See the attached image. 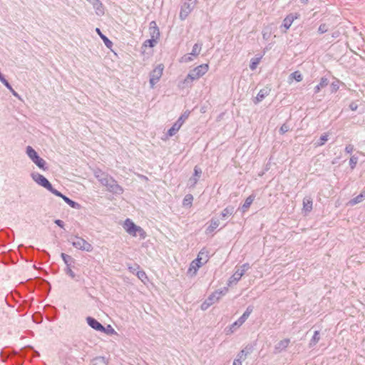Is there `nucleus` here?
<instances>
[{"mask_svg":"<svg viewBox=\"0 0 365 365\" xmlns=\"http://www.w3.org/2000/svg\"><path fill=\"white\" fill-rule=\"evenodd\" d=\"M209 70V66L207 63L201 64L191 70L186 78L180 84V87L185 88L191 87L194 81H196L203 76Z\"/></svg>","mask_w":365,"mask_h":365,"instance_id":"1","label":"nucleus"},{"mask_svg":"<svg viewBox=\"0 0 365 365\" xmlns=\"http://www.w3.org/2000/svg\"><path fill=\"white\" fill-rule=\"evenodd\" d=\"M207 261V255L204 251V250H202L197 258L192 261V262L190 264V267L187 270V274L190 276H195L197 274V270L200 267H202V264L206 263Z\"/></svg>","mask_w":365,"mask_h":365,"instance_id":"2","label":"nucleus"},{"mask_svg":"<svg viewBox=\"0 0 365 365\" xmlns=\"http://www.w3.org/2000/svg\"><path fill=\"white\" fill-rule=\"evenodd\" d=\"M26 154L29 158L31 160V161L40 169L43 170H47L48 166L47 163L42 158H41L36 151L31 147H26Z\"/></svg>","mask_w":365,"mask_h":365,"instance_id":"3","label":"nucleus"},{"mask_svg":"<svg viewBox=\"0 0 365 365\" xmlns=\"http://www.w3.org/2000/svg\"><path fill=\"white\" fill-rule=\"evenodd\" d=\"M31 176L34 182H36L38 185L42 186L46 188L48 191H50L53 195H59V191L54 189L52 187L51 182L41 174L38 173H32Z\"/></svg>","mask_w":365,"mask_h":365,"instance_id":"4","label":"nucleus"},{"mask_svg":"<svg viewBox=\"0 0 365 365\" xmlns=\"http://www.w3.org/2000/svg\"><path fill=\"white\" fill-rule=\"evenodd\" d=\"M68 241L72 244V245L75 248L82 251H86L90 252L93 249L91 244L88 242L83 238L78 236H74L73 237H71V239Z\"/></svg>","mask_w":365,"mask_h":365,"instance_id":"5","label":"nucleus"},{"mask_svg":"<svg viewBox=\"0 0 365 365\" xmlns=\"http://www.w3.org/2000/svg\"><path fill=\"white\" fill-rule=\"evenodd\" d=\"M251 313L250 307H248L244 314L237 321L232 324L230 327L225 328V331L227 335L234 333L249 317Z\"/></svg>","mask_w":365,"mask_h":365,"instance_id":"6","label":"nucleus"},{"mask_svg":"<svg viewBox=\"0 0 365 365\" xmlns=\"http://www.w3.org/2000/svg\"><path fill=\"white\" fill-rule=\"evenodd\" d=\"M197 0H185L181 6L180 19L185 20L195 7Z\"/></svg>","mask_w":365,"mask_h":365,"instance_id":"7","label":"nucleus"},{"mask_svg":"<svg viewBox=\"0 0 365 365\" xmlns=\"http://www.w3.org/2000/svg\"><path fill=\"white\" fill-rule=\"evenodd\" d=\"M163 66L160 64L151 71L150 74V84L151 88H153L155 85L160 79L163 75Z\"/></svg>","mask_w":365,"mask_h":365,"instance_id":"8","label":"nucleus"},{"mask_svg":"<svg viewBox=\"0 0 365 365\" xmlns=\"http://www.w3.org/2000/svg\"><path fill=\"white\" fill-rule=\"evenodd\" d=\"M249 269V264H245L240 268L237 269V270L232 275L228 282V285L230 286L233 283H236L238 282L245 272Z\"/></svg>","mask_w":365,"mask_h":365,"instance_id":"9","label":"nucleus"},{"mask_svg":"<svg viewBox=\"0 0 365 365\" xmlns=\"http://www.w3.org/2000/svg\"><path fill=\"white\" fill-rule=\"evenodd\" d=\"M228 289L226 287H224L222 289L217 290L215 292L212 293L208 297V302H210L212 305L216 302H217L224 295L226 294Z\"/></svg>","mask_w":365,"mask_h":365,"instance_id":"10","label":"nucleus"},{"mask_svg":"<svg viewBox=\"0 0 365 365\" xmlns=\"http://www.w3.org/2000/svg\"><path fill=\"white\" fill-rule=\"evenodd\" d=\"M138 227V226L130 219H126L123 223L124 230L133 237H137L136 230Z\"/></svg>","mask_w":365,"mask_h":365,"instance_id":"11","label":"nucleus"},{"mask_svg":"<svg viewBox=\"0 0 365 365\" xmlns=\"http://www.w3.org/2000/svg\"><path fill=\"white\" fill-rule=\"evenodd\" d=\"M107 190L115 195H122L124 192L123 188L118 184L117 181L113 179L110 180L109 185L106 187Z\"/></svg>","mask_w":365,"mask_h":365,"instance_id":"12","label":"nucleus"},{"mask_svg":"<svg viewBox=\"0 0 365 365\" xmlns=\"http://www.w3.org/2000/svg\"><path fill=\"white\" fill-rule=\"evenodd\" d=\"M86 322L93 329L101 332H106V328L96 319L91 317H88L86 318Z\"/></svg>","mask_w":365,"mask_h":365,"instance_id":"13","label":"nucleus"},{"mask_svg":"<svg viewBox=\"0 0 365 365\" xmlns=\"http://www.w3.org/2000/svg\"><path fill=\"white\" fill-rule=\"evenodd\" d=\"M299 15L297 13L288 14L283 20L282 26L285 29L284 32L292 26L294 20L297 19Z\"/></svg>","mask_w":365,"mask_h":365,"instance_id":"14","label":"nucleus"},{"mask_svg":"<svg viewBox=\"0 0 365 365\" xmlns=\"http://www.w3.org/2000/svg\"><path fill=\"white\" fill-rule=\"evenodd\" d=\"M302 212L307 215L312 212L313 209V200L311 197H305L302 201Z\"/></svg>","mask_w":365,"mask_h":365,"instance_id":"15","label":"nucleus"},{"mask_svg":"<svg viewBox=\"0 0 365 365\" xmlns=\"http://www.w3.org/2000/svg\"><path fill=\"white\" fill-rule=\"evenodd\" d=\"M149 31L150 37L158 40L160 38V31L155 21L150 23Z\"/></svg>","mask_w":365,"mask_h":365,"instance_id":"16","label":"nucleus"},{"mask_svg":"<svg viewBox=\"0 0 365 365\" xmlns=\"http://www.w3.org/2000/svg\"><path fill=\"white\" fill-rule=\"evenodd\" d=\"M220 225V221L217 219L212 218L210 221V225L205 230L207 235L212 233Z\"/></svg>","mask_w":365,"mask_h":365,"instance_id":"17","label":"nucleus"},{"mask_svg":"<svg viewBox=\"0 0 365 365\" xmlns=\"http://www.w3.org/2000/svg\"><path fill=\"white\" fill-rule=\"evenodd\" d=\"M289 343H290L289 339H284L282 340H280L279 341H278L276 344L274 349L277 352H281L287 348Z\"/></svg>","mask_w":365,"mask_h":365,"instance_id":"18","label":"nucleus"},{"mask_svg":"<svg viewBox=\"0 0 365 365\" xmlns=\"http://www.w3.org/2000/svg\"><path fill=\"white\" fill-rule=\"evenodd\" d=\"M96 177L98 178V181L105 187H107L110 180H113V178L108 175L104 173H101V175L96 174Z\"/></svg>","mask_w":365,"mask_h":365,"instance_id":"19","label":"nucleus"},{"mask_svg":"<svg viewBox=\"0 0 365 365\" xmlns=\"http://www.w3.org/2000/svg\"><path fill=\"white\" fill-rule=\"evenodd\" d=\"M91 4L93 5V9L96 11V14L98 16H102L104 14L103 6L99 0H93Z\"/></svg>","mask_w":365,"mask_h":365,"instance_id":"20","label":"nucleus"},{"mask_svg":"<svg viewBox=\"0 0 365 365\" xmlns=\"http://www.w3.org/2000/svg\"><path fill=\"white\" fill-rule=\"evenodd\" d=\"M56 195L61 197L72 208H75V209H78V210L81 208L80 204H78V202H76L75 201H73L72 200H71L66 195H63L60 192H59V195Z\"/></svg>","mask_w":365,"mask_h":365,"instance_id":"21","label":"nucleus"},{"mask_svg":"<svg viewBox=\"0 0 365 365\" xmlns=\"http://www.w3.org/2000/svg\"><path fill=\"white\" fill-rule=\"evenodd\" d=\"M182 125H181V121H176L173 126L168 130L167 136L172 137L175 135Z\"/></svg>","mask_w":365,"mask_h":365,"instance_id":"22","label":"nucleus"},{"mask_svg":"<svg viewBox=\"0 0 365 365\" xmlns=\"http://www.w3.org/2000/svg\"><path fill=\"white\" fill-rule=\"evenodd\" d=\"M201 173H202L201 169L199 167L195 166L194 168V176L190 178V182L191 184V186H195L196 185Z\"/></svg>","mask_w":365,"mask_h":365,"instance_id":"23","label":"nucleus"},{"mask_svg":"<svg viewBox=\"0 0 365 365\" xmlns=\"http://www.w3.org/2000/svg\"><path fill=\"white\" fill-rule=\"evenodd\" d=\"M61 256L66 267H71L72 264L75 263V259L71 256L65 253H61Z\"/></svg>","mask_w":365,"mask_h":365,"instance_id":"24","label":"nucleus"},{"mask_svg":"<svg viewBox=\"0 0 365 365\" xmlns=\"http://www.w3.org/2000/svg\"><path fill=\"white\" fill-rule=\"evenodd\" d=\"M269 93V90L268 88H263L259 91L257 97L255 98V103H257L261 102L266 96H267Z\"/></svg>","mask_w":365,"mask_h":365,"instance_id":"25","label":"nucleus"},{"mask_svg":"<svg viewBox=\"0 0 365 365\" xmlns=\"http://www.w3.org/2000/svg\"><path fill=\"white\" fill-rule=\"evenodd\" d=\"M328 79L327 78H322L318 85L314 87V93H318L321 89L325 88L328 85Z\"/></svg>","mask_w":365,"mask_h":365,"instance_id":"26","label":"nucleus"},{"mask_svg":"<svg viewBox=\"0 0 365 365\" xmlns=\"http://www.w3.org/2000/svg\"><path fill=\"white\" fill-rule=\"evenodd\" d=\"M234 207L229 206L225 208L221 212V217L222 219H226L227 217H230L233 215Z\"/></svg>","mask_w":365,"mask_h":365,"instance_id":"27","label":"nucleus"},{"mask_svg":"<svg viewBox=\"0 0 365 365\" xmlns=\"http://www.w3.org/2000/svg\"><path fill=\"white\" fill-rule=\"evenodd\" d=\"M365 199V192H361L359 195H357L356 197L351 199L349 204L350 205H355L361 202H362Z\"/></svg>","mask_w":365,"mask_h":365,"instance_id":"28","label":"nucleus"},{"mask_svg":"<svg viewBox=\"0 0 365 365\" xmlns=\"http://www.w3.org/2000/svg\"><path fill=\"white\" fill-rule=\"evenodd\" d=\"M96 31L97 32V34H99V36H101V38H102V40L103 41L105 45L108 47V48H110L112 46H113V43L111 41H110L105 35H103L100 29L98 28H96Z\"/></svg>","mask_w":365,"mask_h":365,"instance_id":"29","label":"nucleus"},{"mask_svg":"<svg viewBox=\"0 0 365 365\" xmlns=\"http://www.w3.org/2000/svg\"><path fill=\"white\" fill-rule=\"evenodd\" d=\"M251 205V195L247 197L245 200V203L242 205L241 207L238 209V211H240L242 214L247 212Z\"/></svg>","mask_w":365,"mask_h":365,"instance_id":"30","label":"nucleus"},{"mask_svg":"<svg viewBox=\"0 0 365 365\" xmlns=\"http://www.w3.org/2000/svg\"><path fill=\"white\" fill-rule=\"evenodd\" d=\"M247 354H249V349L245 348L238 355L239 358L234 360L233 365H242L241 359L243 358V356H246Z\"/></svg>","mask_w":365,"mask_h":365,"instance_id":"31","label":"nucleus"},{"mask_svg":"<svg viewBox=\"0 0 365 365\" xmlns=\"http://www.w3.org/2000/svg\"><path fill=\"white\" fill-rule=\"evenodd\" d=\"M319 340H320L319 331H315L312 338L311 339V340L309 341V346L310 347L314 346L319 342Z\"/></svg>","mask_w":365,"mask_h":365,"instance_id":"32","label":"nucleus"},{"mask_svg":"<svg viewBox=\"0 0 365 365\" xmlns=\"http://www.w3.org/2000/svg\"><path fill=\"white\" fill-rule=\"evenodd\" d=\"M92 365H108V363L104 357H96L93 360Z\"/></svg>","mask_w":365,"mask_h":365,"instance_id":"33","label":"nucleus"},{"mask_svg":"<svg viewBox=\"0 0 365 365\" xmlns=\"http://www.w3.org/2000/svg\"><path fill=\"white\" fill-rule=\"evenodd\" d=\"M289 78L294 79L296 81L300 82L302 81L303 77L302 73L299 71H297L290 74Z\"/></svg>","mask_w":365,"mask_h":365,"instance_id":"34","label":"nucleus"},{"mask_svg":"<svg viewBox=\"0 0 365 365\" xmlns=\"http://www.w3.org/2000/svg\"><path fill=\"white\" fill-rule=\"evenodd\" d=\"M201 48H202V44L195 43L193 46L192 52L190 53V55H192L194 56H198L200 53Z\"/></svg>","mask_w":365,"mask_h":365,"instance_id":"35","label":"nucleus"},{"mask_svg":"<svg viewBox=\"0 0 365 365\" xmlns=\"http://www.w3.org/2000/svg\"><path fill=\"white\" fill-rule=\"evenodd\" d=\"M193 200V197L192 195L188 194L186 195L183 199V205L184 206H191Z\"/></svg>","mask_w":365,"mask_h":365,"instance_id":"36","label":"nucleus"},{"mask_svg":"<svg viewBox=\"0 0 365 365\" xmlns=\"http://www.w3.org/2000/svg\"><path fill=\"white\" fill-rule=\"evenodd\" d=\"M157 42H158V40H156L153 38H150V39L146 40L143 43V46H145V47L149 46V47L153 48L156 45Z\"/></svg>","mask_w":365,"mask_h":365,"instance_id":"37","label":"nucleus"},{"mask_svg":"<svg viewBox=\"0 0 365 365\" xmlns=\"http://www.w3.org/2000/svg\"><path fill=\"white\" fill-rule=\"evenodd\" d=\"M136 233H137V237L138 236L140 240H144L147 236L146 232L140 226L138 227V228L136 230Z\"/></svg>","mask_w":365,"mask_h":365,"instance_id":"38","label":"nucleus"},{"mask_svg":"<svg viewBox=\"0 0 365 365\" xmlns=\"http://www.w3.org/2000/svg\"><path fill=\"white\" fill-rule=\"evenodd\" d=\"M135 274L143 282H145V281L148 279L147 275L143 270L137 271Z\"/></svg>","mask_w":365,"mask_h":365,"instance_id":"39","label":"nucleus"},{"mask_svg":"<svg viewBox=\"0 0 365 365\" xmlns=\"http://www.w3.org/2000/svg\"><path fill=\"white\" fill-rule=\"evenodd\" d=\"M357 163H358V158L354 155L351 156L349 160V165H350L351 170L355 168Z\"/></svg>","mask_w":365,"mask_h":365,"instance_id":"40","label":"nucleus"},{"mask_svg":"<svg viewBox=\"0 0 365 365\" xmlns=\"http://www.w3.org/2000/svg\"><path fill=\"white\" fill-rule=\"evenodd\" d=\"M190 113L189 112H185L183 114H182L180 118L177 120V121H181V125L184 123L185 120L188 118Z\"/></svg>","mask_w":365,"mask_h":365,"instance_id":"41","label":"nucleus"},{"mask_svg":"<svg viewBox=\"0 0 365 365\" xmlns=\"http://www.w3.org/2000/svg\"><path fill=\"white\" fill-rule=\"evenodd\" d=\"M328 31V26L325 24H322L319 26L318 32L319 34H324Z\"/></svg>","mask_w":365,"mask_h":365,"instance_id":"42","label":"nucleus"},{"mask_svg":"<svg viewBox=\"0 0 365 365\" xmlns=\"http://www.w3.org/2000/svg\"><path fill=\"white\" fill-rule=\"evenodd\" d=\"M0 81L7 88H11V85L10 83L8 82V81L4 78V76L1 74L0 76Z\"/></svg>","mask_w":365,"mask_h":365,"instance_id":"43","label":"nucleus"},{"mask_svg":"<svg viewBox=\"0 0 365 365\" xmlns=\"http://www.w3.org/2000/svg\"><path fill=\"white\" fill-rule=\"evenodd\" d=\"M320 142L318 143L319 145H323L328 140V135L324 134L320 137Z\"/></svg>","mask_w":365,"mask_h":365,"instance_id":"44","label":"nucleus"},{"mask_svg":"<svg viewBox=\"0 0 365 365\" xmlns=\"http://www.w3.org/2000/svg\"><path fill=\"white\" fill-rule=\"evenodd\" d=\"M65 272L66 273L70 276L72 279H74L75 277H76V274L75 273L73 272V271L72 270L71 267H66L65 269Z\"/></svg>","mask_w":365,"mask_h":365,"instance_id":"45","label":"nucleus"},{"mask_svg":"<svg viewBox=\"0 0 365 365\" xmlns=\"http://www.w3.org/2000/svg\"><path fill=\"white\" fill-rule=\"evenodd\" d=\"M211 305H212V304L210 302H208V300L206 299L205 301L201 304V309L202 310H206Z\"/></svg>","mask_w":365,"mask_h":365,"instance_id":"46","label":"nucleus"},{"mask_svg":"<svg viewBox=\"0 0 365 365\" xmlns=\"http://www.w3.org/2000/svg\"><path fill=\"white\" fill-rule=\"evenodd\" d=\"M128 270L133 274H135L137 271H138L140 267L138 264H135L134 267L128 266Z\"/></svg>","mask_w":365,"mask_h":365,"instance_id":"47","label":"nucleus"},{"mask_svg":"<svg viewBox=\"0 0 365 365\" xmlns=\"http://www.w3.org/2000/svg\"><path fill=\"white\" fill-rule=\"evenodd\" d=\"M288 130H289V127L286 124H283L279 129V132L282 134L287 133Z\"/></svg>","mask_w":365,"mask_h":365,"instance_id":"48","label":"nucleus"},{"mask_svg":"<svg viewBox=\"0 0 365 365\" xmlns=\"http://www.w3.org/2000/svg\"><path fill=\"white\" fill-rule=\"evenodd\" d=\"M331 92H332V93L336 92V91L339 89L338 83H334V82H333V83L331 84Z\"/></svg>","mask_w":365,"mask_h":365,"instance_id":"49","label":"nucleus"},{"mask_svg":"<svg viewBox=\"0 0 365 365\" xmlns=\"http://www.w3.org/2000/svg\"><path fill=\"white\" fill-rule=\"evenodd\" d=\"M192 61V58H191L190 55L188 54V55H185L182 58V61L183 62H190Z\"/></svg>","mask_w":365,"mask_h":365,"instance_id":"50","label":"nucleus"},{"mask_svg":"<svg viewBox=\"0 0 365 365\" xmlns=\"http://www.w3.org/2000/svg\"><path fill=\"white\" fill-rule=\"evenodd\" d=\"M354 150V147L351 145H348L345 148V152L347 153H351Z\"/></svg>","mask_w":365,"mask_h":365,"instance_id":"51","label":"nucleus"},{"mask_svg":"<svg viewBox=\"0 0 365 365\" xmlns=\"http://www.w3.org/2000/svg\"><path fill=\"white\" fill-rule=\"evenodd\" d=\"M8 89L11 92V93H12V95H13L14 96H15L16 98H19V99H20V98H20V96L19 95V93H18L17 92H16V91L13 89V88H12L11 86V88H8Z\"/></svg>","mask_w":365,"mask_h":365,"instance_id":"52","label":"nucleus"},{"mask_svg":"<svg viewBox=\"0 0 365 365\" xmlns=\"http://www.w3.org/2000/svg\"><path fill=\"white\" fill-rule=\"evenodd\" d=\"M106 334H113L115 333V330L110 326L108 325L107 328H106Z\"/></svg>","mask_w":365,"mask_h":365,"instance_id":"53","label":"nucleus"},{"mask_svg":"<svg viewBox=\"0 0 365 365\" xmlns=\"http://www.w3.org/2000/svg\"><path fill=\"white\" fill-rule=\"evenodd\" d=\"M55 223H56L58 226H59V227H63V226H64V222H63L62 220H55Z\"/></svg>","mask_w":365,"mask_h":365,"instance_id":"54","label":"nucleus"},{"mask_svg":"<svg viewBox=\"0 0 365 365\" xmlns=\"http://www.w3.org/2000/svg\"><path fill=\"white\" fill-rule=\"evenodd\" d=\"M349 107L352 110H356L357 109V105L355 103H351Z\"/></svg>","mask_w":365,"mask_h":365,"instance_id":"55","label":"nucleus"},{"mask_svg":"<svg viewBox=\"0 0 365 365\" xmlns=\"http://www.w3.org/2000/svg\"><path fill=\"white\" fill-rule=\"evenodd\" d=\"M258 63V61L257 62H252V68L254 69L255 68V65Z\"/></svg>","mask_w":365,"mask_h":365,"instance_id":"56","label":"nucleus"},{"mask_svg":"<svg viewBox=\"0 0 365 365\" xmlns=\"http://www.w3.org/2000/svg\"><path fill=\"white\" fill-rule=\"evenodd\" d=\"M302 3L306 4L308 2V0H300Z\"/></svg>","mask_w":365,"mask_h":365,"instance_id":"57","label":"nucleus"},{"mask_svg":"<svg viewBox=\"0 0 365 365\" xmlns=\"http://www.w3.org/2000/svg\"><path fill=\"white\" fill-rule=\"evenodd\" d=\"M36 356H39V353L37 351H35Z\"/></svg>","mask_w":365,"mask_h":365,"instance_id":"58","label":"nucleus"},{"mask_svg":"<svg viewBox=\"0 0 365 365\" xmlns=\"http://www.w3.org/2000/svg\"><path fill=\"white\" fill-rule=\"evenodd\" d=\"M89 3H91L93 0H87Z\"/></svg>","mask_w":365,"mask_h":365,"instance_id":"59","label":"nucleus"},{"mask_svg":"<svg viewBox=\"0 0 365 365\" xmlns=\"http://www.w3.org/2000/svg\"><path fill=\"white\" fill-rule=\"evenodd\" d=\"M1 75V73L0 72V76Z\"/></svg>","mask_w":365,"mask_h":365,"instance_id":"60","label":"nucleus"}]
</instances>
